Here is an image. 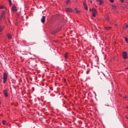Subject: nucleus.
I'll return each mask as SVG.
<instances>
[{
	"instance_id": "f257e3e1",
	"label": "nucleus",
	"mask_w": 128,
	"mask_h": 128,
	"mask_svg": "<svg viewBox=\"0 0 128 128\" xmlns=\"http://www.w3.org/2000/svg\"><path fill=\"white\" fill-rule=\"evenodd\" d=\"M8 73L4 72L3 73V84H6L8 82Z\"/></svg>"
},
{
	"instance_id": "f03ea898",
	"label": "nucleus",
	"mask_w": 128,
	"mask_h": 128,
	"mask_svg": "<svg viewBox=\"0 0 128 128\" xmlns=\"http://www.w3.org/2000/svg\"><path fill=\"white\" fill-rule=\"evenodd\" d=\"M92 16H94V18L95 16H96V14H98V11L96 10V8H92Z\"/></svg>"
},
{
	"instance_id": "7ed1b4c3",
	"label": "nucleus",
	"mask_w": 128,
	"mask_h": 128,
	"mask_svg": "<svg viewBox=\"0 0 128 128\" xmlns=\"http://www.w3.org/2000/svg\"><path fill=\"white\" fill-rule=\"evenodd\" d=\"M3 92L5 98H8V89L4 90Z\"/></svg>"
},
{
	"instance_id": "20e7f679",
	"label": "nucleus",
	"mask_w": 128,
	"mask_h": 128,
	"mask_svg": "<svg viewBox=\"0 0 128 128\" xmlns=\"http://www.w3.org/2000/svg\"><path fill=\"white\" fill-rule=\"evenodd\" d=\"M122 56L124 60L128 58V53L124 51L122 53Z\"/></svg>"
},
{
	"instance_id": "39448f33",
	"label": "nucleus",
	"mask_w": 128,
	"mask_h": 128,
	"mask_svg": "<svg viewBox=\"0 0 128 128\" xmlns=\"http://www.w3.org/2000/svg\"><path fill=\"white\" fill-rule=\"evenodd\" d=\"M5 16H6V12H2L0 16V20H4Z\"/></svg>"
},
{
	"instance_id": "423d86ee",
	"label": "nucleus",
	"mask_w": 128,
	"mask_h": 128,
	"mask_svg": "<svg viewBox=\"0 0 128 128\" xmlns=\"http://www.w3.org/2000/svg\"><path fill=\"white\" fill-rule=\"evenodd\" d=\"M12 10L13 12H18V8L16 6L13 5L12 8Z\"/></svg>"
},
{
	"instance_id": "0eeeda50",
	"label": "nucleus",
	"mask_w": 128,
	"mask_h": 128,
	"mask_svg": "<svg viewBox=\"0 0 128 128\" xmlns=\"http://www.w3.org/2000/svg\"><path fill=\"white\" fill-rule=\"evenodd\" d=\"M66 10L68 12H72V9L70 8H66Z\"/></svg>"
},
{
	"instance_id": "6e6552de",
	"label": "nucleus",
	"mask_w": 128,
	"mask_h": 128,
	"mask_svg": "<svg viewBox=\"0 0 128 128\" xmlns=\"http://www.w3.org/2000/svg\"><path fill=\"white\" fill-rule=\"evenodd\" d=\"M41 22H42V24H44V22H46V16H42L41 18Z\"/></svg>"
},
{
	"instance_id": "1a4fd4ad",
	"label": "nucleus",
	"mask_w": 128,
	"mask_h": 128,
	"mask_svg": "<svg viewBox=\"0 0 128 128\" xmlns=\"http://www.w3.org/2000/svg\"><path fill=\"white\" fill-rule=\"evenodd\" d=\"M74 10H75L76 14H80V10H78V8H76L74 9Z\"/></svg>"
},
{
	"instance_id": "9d476101",
	"label": "nucleus",
	"mask_w": 128,
	"mask_h": 128,
	"mask_svg": "<svg viewBox=\"0 0 128 128\" xmlns=\"http://www.w3.org/2000/svg\"><path fill=\"white\" fill-rule=\"evenodd\" d=\"M2 124H4V126H8V124L6 121L5 120H2Z\"/></svg>"
},
{
	"instance_id": "9b49d317",
	"label": "nucleus",
	"mask_w": 128,
	"mask_h": 128,
	"mask_svg": "<svg viewBox=\"0 0 128 128\" xmlns=\"http://www.w3.org/2000/svg\"><path fill=\"white\" fill-rule=\"evenodd\" d=\"M7 37H8V40H12V34H8Z\"/></svg>"
},
{
	"instance_id": "f8f14e48",
	"label": "nucleus",
	"mask_w": 128,
	"mask_h": 128,
	"mask_svg": "<svg viewBox=\"0 0 128 128\" xmlns=\"http://www.w3.org/2000/svg\"><path fill=\"white\" fill-rule=\"evenodd\" d=\"M68 52H65L64 54L65 58H68Z\"/></svg>"
},
{
	"instance_id": "ddd939ff",
	"label": "nucleus",
	"mask_w": 128,
	"mask_h": 128,
	"mask_svg": "<svg viewBox=\"0 0 128 128\" xmlns=\"http://www.w3.org/2000/svg\"><path fill=\"white\" fill-rule=\"evenodd\" d=\"M4 26L0 25V33L4 30Z\"/></svg>"
},
{
	"instance_id": "4468645a",
	"label": "nucleus",
	"mask_w": 128,
	"mask_h": 128,
	"mask_svg": "<svg viewBox=\"0 0 128 128\" xmlns=\"http://www.w3.org/2000/svg\"><path fill=\"white\" fill-rule=\"evenodd\" d=\"M104 4V0H100V2H99V4L100 6H102Z\"/></svg>"
},
{
	"instance_id": "2eb2a0df",
	"label": "nucleus",
	"mask_w": 128,
	"mask_h": 128,
	"mask_svg": "<svg viewBox=\"0 0 128 128\" xmlns=\"http://www.w3.org/2000/svg\"><path fill=\"white\" fill-rule=\"evenodd\" d=\"M84 10H88V5L84 6Z\"/></svg>"
},
{
	"instance_id": "dca6fc26",
	"label": "nucleus",
	"mask_w": 128,
	"mask_h": 128,
	"mask_svg": "<svg viewBox=\"0 0 128 128\" xmlns=\"http://www.w3.org/2000/svg\"><path fill=\"white\" fill-rule=\"evenodd\" d=\"M104 76H105V78H106L107 79H108V74H106V75L104 74Z\"/></svg>"
},
{
	"instance_id": "f3484780",
	"label": "nucleus",
	"mask_w": 128,
	"mask_h": 128,
	"mask_svg": "<svg viewBox=\"0 0 128 128\" xmlns=\"http://www.w3.org/2000/svg\"><path fill=\"white\" fill-rule=\"evenodd\" d=\"M83 6H86V0L83 1Z\"/></svg>"
},
{
	"instance_id": "a211bd4d",
	"label": "nucleus",
	"mask_w": 128,
	"mask_h": 128,
	"mask_svg": "<svg viewBox=\"0 0 128 128\" xmlns=\"http://www.w3.org/2000/svg\"><path fill=\"white\" fill-rule=\"evenodd\" d=\"M70 0H67L66 1V4H70Z\"/></svg>"
},
{
	"instance_id": "6ab92c4d",
	"label": "nucleus",
	"mask_w": 128,
	"mask_h": 128,
	"mask_svg": "<svg viewBox=\"0 0 128 128\" xmlns=\"http://www.w3.org/2000/svg\"><path fill=\"white\" fill-rule=\"evenodd\" d=\"M111 28L110 27H106V30H110Z\"/></svg>"
},
{
	"instance_id": "aec40b11",
	"label": "nucleus",
	"mask_w": 128,
	"mask_h": 128,
	"mask_svg": "<svg viewBox=\"0 0 128 128\" xmlns=\"http://www.w3.org/2000/svg\"><path fill=\"white\" fill-rule=\"evenodd\" d=\"M10 6H12V0H8Z\"/></svg>"
},
{
	"instance_id": "412c9836",
	"label": "nucleus",
	"mask_w": 128,
	"mask_h": 128,
	"mask_svg": "<svg viewBox=\"0 0 128 128\" xmlns=\"http://www.w3.org/2000/svg\"><path fill=\"white\" fill-rule=\"evenodd\" d=\"M4 6H0V10H2V8H4Z\"/></svg>"
},
{
	"instance_id": "4be33fe9",
	"label": "nucleus",
	"mask_w": 128,
	"mask_h": 128,
	"mask_svg": "<svg viewBox=\"0 0 128 128\" xmlns=\"http://www.w3.org/2000/svg\"><path fill=\"white\" fill-rule=\"evenodd\" d=\"M112 8H116V6H112Z\"/></svg>"
},
{
	"instance_id": "5701e85b",
	"label": "nucleus",
	"mask_w": 128,
	"mask_h": 128,
	"mask_svg": "<svg viewBox=\"0 0 128 128\" xmlns=\"http://www.w3.org/2000/svg\"><path fill=\"white\" fill-rule=\"evenodd\" d=\"M125 40L126 42V43L128 44V38H125Z\"/></svg>"
},
{
	"instance_id": "b1692460",
	"label": "nucleus",
	"mask_w": 128,
	"mask_h": 128,
	"mask_svg": "<svg viewBox=\"0 0 128 128\" xmlns=\"http://www.w3.org/2000/svg\"><path fill=\"white\" fill-rule=\"evenodd\" d=\"M128 28V24H126V25L125 26V28Z\"/></svg>"
},
{
	"instance_id": "393cba45",
	"label": "nucleus",
	"mask_w": 128,
	"mask_h": 128,
	"mask_svg": "<svg viewBox=\"0 0 128 128\" xmlns=\"http://www.w3.org/2000/svg\"><path fill=\"white\" fill-rule=\"evenodd\" d=\"M124 8H128V6H124Z\"/></svg>"
},
{
	"instance_id": "a878e982",
	"label": "nucleus",
	"mask_w": 128,
	"mask_h": 128,
	"mask_svg": "<svg viewBox=\"0 0 128 128\" xmlns=\"http://www.w3.org/2000/svg\"><path fill=\"white\" fill-rule=\"evenodd\" d=\"M96 2H100V0H96Z\"/></svg>"
},
{
	"instance_id": "bb28decb",
	"label": "nucleus",
	"mask_w": 128,
	"mask_h": 128,
	"mask_svg": "<svg viewBox=\"0 0 128 128\" xmlns=\"http://www.w3.org/2000/svg\"><path fill=\"white\" fill-rule=\"evenodd\" d=\"M120 2H124V0H120Z\"/></svg>"
},
{
	"instance_id": "cd10ccee",
	"label": "nucleus",
	"mask_w": 128,
	"mask_h": 128,
	"mask_svg": "<svg viewBox=\"0 0 128 128\" xmlns=\"http://www.w3.org/2000/svg\"><path fill=\"white\" fill-rule=\"evenodd\" d=\"M110 2H112V0H110Z\"/></svg>"
},
{
	"instance_id": "c85d7f7f",
	"label": "nucleus",
	"mask_w": 128,
	"mask_h": 128,
	"mask_svg": "<svg viewBox=\"0 0 128 128\" xmlns=\"http://www.w3.org/2000/svg\"><path fill=\"white\" fill-rule=\"evenodd\" d=\"M2 104V101L0 100V104Z\"/></svg>"
},
{
	"instance_id": "c756f323",
	"label": "nucleus",
	"mask_w": 128,
	"mask_h": 128,
	"mask_svg": "<svg viewBox=\"0 0 128 128\" xmlns=\"http://www.w3.org/2000/svg\"><path fill=\"white\" fill-rule=\"evenodd\" d=\"M114 24V26H116V24Z\"/></svg>"
},
{
	"instance_id": "7c9ffc66",
	"label": "nucleus",
	"mask_w": 128,
	"mask_h": 128,
	"mask_svg": "<svg viewBox=\"0 0 128 128\" xmlns=\"http://www.w3.org/2000/svg\"><path fill=\"white\" fill-rule=\"evenodd\" d=\"M89 10H90V11L92 10V9L90 8V9Z\"/></svg>"
},
{
	"instance_id": "2f4dec72",
	"label": "nucleus",
	"mask_w": 128,
	"mask_h": 128,
	"mask_svg": "<svg viewBox=\"0 0 128 128\" xmlns=\"http://www.w3.org/2000/svg\"><path fill=\"white\" fill-rule=\"evenodd\" d=\"M106 20H108V17L106 18Z\"/></svg>"
},
{
	"instance_id": "473e14b6",
	"label": "nucleus",
	"mask_w": 128,
	"mask_h": 128,
	"mask_svg": "<svg viewBox=\"0 0 128 128\" xmlns=\"http://www.w3.org/2000/svg\"><path fill=\"white\" fill-rule=\"evenodd\" d=\"M126 68H127V70H128V67Z\"/></svg>"
},
{
	"instance_id": "72a5a7b5",
	"label": "nucleus",
	"mask_w": 128,
	"mask_h": 128,
	"mask_svg": "<svg viewBox=\"0 0 128 128\" xmlns=\"http://www.w3.org/2000/svg\"><path fill=\"white\" fill-rule=\"evenodd\" d=\"M112 2H114V0H112Z\"/></svg>"
},
{
	"instance_id": "f704fd0d",
	"label": "nucleus",
	"mask_w": 128,
	"mask_h": 128,
	"mask_svg": "<svg viewBox=\"0 0 128 128\" xmlns=\"http://www.w3.org/2000/svg\"><path fill=\"white\" fill-rule=\"evenodd\" d=\"M91 2H92V1H91Z\"/></svg>"
},
{
	"instance_id": "c9c22d12",
	"label": "nucleus",
	"mask_w": 128,
	"mask_h": 128,
	"mask_svg": "<svg viewBox=\"0 0 128 128\" xmlns=\"http://www.w3.org/2000/svg\"><path fill=\"white\" fill-rule=\"evenodd\" d=\"M126 118H128V117H126Z\"/></svg>"
}]
</instances>
